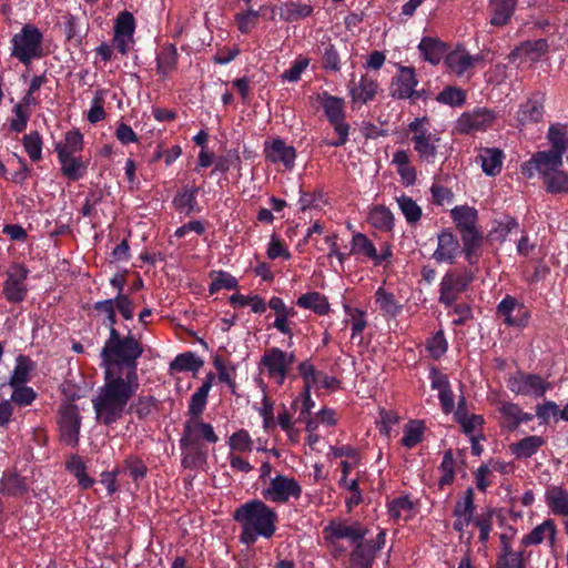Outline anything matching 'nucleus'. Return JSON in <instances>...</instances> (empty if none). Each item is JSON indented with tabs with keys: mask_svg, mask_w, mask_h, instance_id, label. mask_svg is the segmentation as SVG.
<instances>
[{
	"mask_svg": "<svg viewBox=\"0 0 568 568\" xmlns=\"http://www.w3.org/2000/svg\"><path fill=\"white\" fill-rule=\"evenodd\" d=\"M139 387V379L104 373V384L92 398L95 420L105 426L121 420Z\"/></svg>",
	"mask_w": 568,
	"mask_h": 568,
	"instance_id": "obj_1",
	"label": "nucleus"
},
{
	"mask_svg": "<svg viewBox=\"0 0 568 568\" xmlns=\"http://www.w3.org/2000/svg\"><path fill=\"white\" fill-rule=\"evenodd\" d=\"M143 352L140 338L135 337L130 331L126 335L113 331L109 334L101 349L104 373L112 372L123 377L139 379L138 359Z\"/></svg>",
	"mask_w": 568,
	"mask_h": 568,
	"instance_id": "obj_2",
	"label": "nucleus"
},
{
	"mask_svg": "<svg viewBox=\"0 0 568 568\" xmlns=\"http://www.w3.org/2000/svg\"><path fill=\"white\" fill-rule=\"evenodd\" d=\"M233 519L240 524V541L251 546L260 537L270 539L276 531L277 514L260 499L248 500L233 513Z\"/></svg>",
	"mask_w": 568,
	"mask_h": 568,
	"instance_id": "obj_3",
	"label": "nucleus"
},
{
	"mask_svg": "<svg viewBox=\"0 0 568 568\" xmlns=\"http://www.w3.org/2000/svg\"><path fill=\"white\" fill-rule=\"evenodd\" d=\"M11 57L24 65L45 55L43 34L33 24H24L11 39Z\"/></svg>",
	"mask_w": 568,
	"mask_h": 568,
	"instance_id": "obj_4",
	"label": "nucleus"
},
{
	"mask_svg": "<svg viewBox=\"0 0 568 568\" xmlns=\"http://www.w3.org/2000/svg\"><path fill=\"white\" fill-rule=\"evenodd\" d=\"M408 130L412 134L410 140L414 144V150L419 159L427 163H433L438 152L440 138L430 131L428 119L425 116L414 119L409 123Z\"/></svg>",
	"mask_w": 568,
	"mask_h": 568,
	"instance_id": "obj_5",
	"label": "nucleus"
},
{
	"mask_svg": "<svg viewBox=\"0 0 568 568\" xmlns=\"http://www.w3.org/2000/svg\"><path fill=\"white\" fill-rule=\"evenodd\" d=\"M261 494L270 503L286 504L291 498L298 499L301 497L302 486L294 477L276 474L270 478Z\"/></svg>",
	"mask_w": 568,
	"mask_h": 568,
	"instance_id": "obj_6",
	"label": "nucleus"
},
{
	"mask_svg": "<svg viewBox=\"0 0 568 568\" xmlns=\"http://www.w3.org/2000/svg\"><path fill=\"white\" fill-rule=\"evenodd\" d=\"M295 359L294 353L271 347L262 355L260 366L266 369L268 378L273 379L275 384L283 385Z\"/></svg>",
	"mask_w": 568,
	"mask_h": 568,
	"instance_id": "obj_7",
	"label": "nucleus"
},
{
	"mask_svg": "<svg viewBox=\"0 0 568 568\" xmlns=\"http://www.w3.org/2000/svg\"><path fill=\"white\" fill-rule=\"evenodd\" d=\"M368 529L362 524L354 521L348 524L346 520L336 519L328 523L324 528V539L333 548L335 552L344 551L336 547V541L339 539H348L353 544H356L365 538Z\"/></svg>",
	"mask_w": 568,
	"mask_h": 568,
	"instance_id": "obj_8",
	"label": "nucleus"
},
{
	"mask_svg": "<svg viewBox=\"0 0 568 568\" xmlns=\"http://www.w3.org/2000/svg\"><path fill=\"white\" fill-rule=\"evenodd\" d=\"M507 387L517 395L542 397L551 384L537 374L518 372L507 379Z\"/></svg>",
	"mask_w": 568,
	"mask_h": 568,
	"instance_id": "obj_9",
	"label": "nucleus"
},
{
	"mask_svg": "<svg viewBox=\"0 0 568 568\" xmlns=\"http://www.w3.org/2000/svg\"><path fill=\"white\" fill-rule=\"evenodd\" d=\"M58 425L60 439L68 446L75 447L79 443L81 416L77 405L64 404L59 408Z\"/></svg>",
	"mask_w": 568,
	"mask_h": 568,
	"instance_id": "obj_10",
	"label": "nucleus"
},
{
	"mask_svg": "<svg viewBox=\"0 0 568 568\" xmlns=\"http://www.w3.org/2000/svg\"><path fill=\"white\" fill-rule=\"evenodd\" d=\"M496 114L487 108H476L464 112L456 121L455 131L459 134H473L491 128Z\"/></svg>",
	"mask_w": 568,
	"mask_h": 568,
	"instance_id": "obj_11",
	"label": "nucleus"
},
{
	"mask_svg": "<svg viewBox=\"0 0 568 568\" xmlns=\"http://www.w3.org/2000/svg\"><path fill=\"white\" fill-rule=\"evenodd\" d=\"M473 280L474 276L470 272L448 271L440 282L439 302L446 306H452L457 296L467 290Z\"/></svg>",
	"mask_w": 568,
	"mask_h": 568,
	"instance_id": "obj_12",
	"label": "nucleus"
},
{
	"mask_svg": "<svg viewBox=\"0 0 568 568\" xmlns=\"http://www.w3.org/2000/svg\"><path fill=\"white\" fill-rule=\"evenodd\" d=\"M418 80L415 69L412 67H400L398 73L393 78L389 87L390 95L396 99L417 100L423 97L422 91L416 89Z\"/></svg>",
	"mask_w": 568,
	"mask_h": 568,
	"instance_id": "obj_13",
	"label": "nucleus"
},
{
	"mask_svg": "<svg viewBox=\"0 0 568 568\" xmlns=\"http://www.w3.org/2000/svg\"><path fill=\"white\" fill-rule=\"evenodd\" d=\"M29 271L21 264H14L8 272L3 283V295L10 303H21L24 301L28 287L26 280Z\"/></svg>",
	"mask_w": 568,
	"mask_h": 568,
	"instance_id": "obj_14",
	"label": "nucleus"
},
{
	"mask_svg": "<svg viewBox=\"0 0 568 568\" xmlns=\"http://www.w3.org/2000/svg\"><path fill=\"white\" fill-rule=\"evenodd\" d=\"M496 315L503 318L507 326L525 327L528 323L529 313L524 304L511 295H506L496 307Z\"/></svg>",
	"mask_w": 568,
	"mask_h": 568,
	"instance_id": "obj_15",
	"label": "nucleus"
},
{
	"mask_svg": "<svg viewBox=\"0 0 568 568\" xmlns=\"http://www.w3.org/2000/svg\"><path fill=\"white\" fill-rule=\"evenodd\" d=\"M180 439L189 444L203 445L202 442L216 444L219 436L211 424L204 423L201 417H189L183 425V433Z\"/></svg>",
	"mask_w": 568,
	"mask_h": 568,
	"instance_id": "obj_16",
	"label": "nucleus"
},
{
	"mask_svg": "<svg viewBox=\"0 0 568 568\" xmlns=\"http://www.w3.org/2000/svg\"><path fill=\"white\" fill-rule=\"evenodd\" d=\"M264 155L266 161L282 163L285 169L291 170L294 166L296 151L282 139H274L264 143Z\"/></svg>",
	"mask_w": 568,
	"mask_h": 568,
	"instance_id": "obj_17",
	"label": "nucleus"
},
{
	"mask_svg": "<svg viewBox=\"0 0 568 568\" xmlns=\"http://www.w3.org/2000/svg\"><path fill=\"white\" fill-rule=\"evenodd\" d=\"M548 51L546 39L528 40L517 45L509 54V60L516 62H537Z\"/></svg>",
	"mask_w": 568,
	"mask_h": 568,
	"instance_id": "obj_18",
	"label": "nucleus"
},
{
	"mask_svg": "<svg viewBox=\"0 0 568 568\" xmlns=\"http://www.w3.org/2000/svg\"><path fill=\"white\" fill-rule=\"evenodd\" d=\"M437 242L433 257L437 262L453 264L459 250L458 239L450 231H443L438 234Z\"/></svg>",
	"mask_w": 568,
	"mask_h": 568,
	"instance_id": "obj_19",
	"label": "nucleus"
},
{
	"mask_svg": "<svg viewBox=\"0 0 568 568\" xmlns=\"http://www.w3.org/2000/svg\"><path fill=\"white\" fill-rule=\"evenodd\" d=\"M481 60L480 55H470L465 49H456L446 55L445 64L455 74L463 75Z\"/></svg>",
	"mask_w": 568,
	"mask_h": 568,
	"instance_id": "obj_20",
	"label": "nucleus"
},
{
	"mask_svg": "<svg viewBox=\"0 0 568 568\" xmlns=\"http://www.w3.org/2000/svg\"><path fill=\"white\" fill-rule=\"evenodd\" d=\"M544 115V95L536 93L525 103H521L517 111V120L521 124L535 123Z\"/></svg>",
	"mask_w": 568,
	"mask_h": 568,
	"instance_id": "obj_21",
	"label": "nucleus"
},
{
	"mask_svg": "<svg viewBox=\"0 0 568 568\" xmlns=\"http://www.w3.org/2000/svg\"><path fill=\"white\" fill-rule=\"evenodd\" d=\"M562 155L552 150L540 151L534 154L536 170L544 180L554 172L559 171V168L562 165Z\"/></svg>",
	"mask_w": 568,
	"mask_h": 568,
	"instance_id": "obj_22",
	"label": "nucleus"
},
{
	"mask_svg": "<svg viewBox=\"0 0 568 568\" xmlns=\"http://www.w3.org/2000/svg\"><path fill=\"white\" fill-rule=\"evenodd\" d=\"M377 90V81L367 74L363 75L359 82L352 81L349 84V94L353 102L367 103L375 98Z\"/></svg>",
	"mask_w": 568,
	"mask_h": 568,
	"instance_id": "obj_23",
	"label": "nucleus"
},
{
	"mask_svg": "<svg viewBox=\"0 0 568 568\" xmlns=\"http://www.w3.org/2000/svg\"><path fill=\"white\" fill-rule=\"evenodd\" d=\"M545 500L552 514L568 517V491L562 486H549Z\"/></svg>",
	"mask_w": 568,
	"mask_h": 568,
	"instance_id": "obj_24",
	"label": "nucleus"
},
{
	"mask_svg": "<svg viewBox=\"0 0 568 568\" xmlns=\"http://www.w3.org/2000/svg\"><path fill=\"white\" fill-rule=\"evenodd\" d=\"M450 215L460 234L478 230V213L474 207L467 205L456 206L450 211Z\"/></svg>",
	"mask_w": 568,
	"mask_h": 568,
	"instance_id": "obj_25",
	"label": "nucleus"
},
{
	"mask_svg": "<svg viewBox=\"0 0 568 568\" xmlns=\"http://www.w3.org/2000/svg\"><path fill=\"white\" fill-rule=\"evenodd\" d=\"M355 545L349 555L348 568H372L376 556L373 544L363 539Z\"/></svg>",
	"mask_w": 568,
	"mask_h": 568,
	"instance_id": "obj_26",
	"label": "nucleus"
},
{
	"mask_svg": "<svg viewBox=\"0 0 568 568\" xmlns=\"http://www.w3.org/2000/svg\"><path fill=\"white\" fill-rule=\"evenodd\" d=\"M556 534L557 528L554 520L547 519L535 527L529 534L525 535L521 539V544L524 546H534L541 544L545 539H548L550 545H554Z\"/></svg>",
	"mask_w": 568,
	"mask_h": 568,
	"instance_id": "obj_27",
	"label": "nucleus"
},
{
	"mask_svg": "<svg viewBox=\"0 0 568 568\" xmlns=\"http://www.w3.org/2000/svg\"><path fill=\"white\" fill-rule=\"evenodd\" d=\"M506 426L510 429H515L519 424L524 422H530L532 415L521 410L519 405L510 402H503L498 408Z\"/></svg>",
	"mask_w": 568,
	"mask_h": 568,
	"instance_id": "obj_28",
	"label": "nucleus"
},
{
	"mask_svg": "<svg viewBox=\"0 0 568 568\" xmlns=\"http://www.w3.org/2000/svg\"><path fill=\"white\" fill-rule=\"evenodd\" d=\"M182 450V465L185 468H197L206 460V452L203 445L189 444L180 439Z\"/></svg>",
	"mask_w": 568,
	"mask_h": 568,
	"instance_id": "obj_29",
	"label": "nucleus"
},
{
	"mask_svg": "<svg viewBox=\"0 0 568 568\" xmlns=\"http://www.w3.org/2000/svg\"><path fill=\"white\" fill-rule=\"evenodd\" d=\"M463 241V251L469 264L474 265L481 256L483 234L474 231L460 234Z\"/></svg>",
	"mask_w": 568,
	"mask_h": 568,
	"instance_id": "obj_30",
	"label": "nucleus"
},
{
	"mask_svg": "<svg viewBox=\"0 0 568 568\" xmlns=\"http://www.w3.org/2000/svg\"><path fill=\"white\" fill-rule=\"evenodd\" d=\"M477 161L487 175L495 176L501 171L503 152L498 149H484L478 154Z\"/></svg>",
	"mask_w": 568,
	"mask_h": 568,
	"instance_id": "obj_31",
	"label": "nucleus"
},
{
	"mask_svg": "<svg viewBox=\"0 0 568 568\" xmlns=\"http://www.w3.org/2000/svg\"><path fill=\"white\" fill-rule=\"evenodd\" d=\"M178 50L174 44L164 45L156 55V72L161 77H168L178 65Z\"/></svg>",
	"mask_w": 568,
	"mask_h": 568,
	"instance_id": "obj_32",
	"label": "nucleus"
},
{
	"mask_svg": "<svg viewBox=\"0 0 568 568\" xmlns=\"http://www.w3.org/2000/svg\"><path fill=\"white\" fill-rule=\"evenodd\" d=\"M517 0H491V18L490 23L493 26H505L511 18Z\"/></svg>",
	"mask_w": 568,
	"mask_h": 568,
	"instance_id": "obj_33",
	"label": "nucleus"
},
{
	"mask_svg": "<svg viewBox=\"0 0 568 568\" xmlns=\"http://www.w3.org/2000/svg\"><path fill=\"white\" fill-rule=\"evenodd\" d=\"M418 49L424 60L432 64H438L446 51L442 41L428 37L422 39Z\"/></svg>",
	"mask_w": 568,
	"mask_h": 568,
	"instance_id": "obj_34",
	"label": "nucleus"
},
{
	"mask_svg": "<svg viewBox=\"0 0 568 568\" xmlns=\"http://www.w3.org/2000/svg\"><path fill=\"white\" fill-rule=\"evenodd\" d=\"M199 189L193 186L191 189H183L178 192L173 199V206L180 213L190 215L191 213L199 211L196 194Z\"/></svg>",
	"mask_w": 568,
	"mask_h": 568,
	"instance_id": "obj_35",
	"label": "nucleus"
},
{
	"mask_svg": "<svg viewBox=\"0 0 568 568\" xmlns=\"http://www.w3.org/2000/svg\"><path fill=\"white\" fill-rule=\"evenodd\" d=\"M83 148V135L79 130L65 133L64 141L55 145L58 156L75 155Z\"/></svg>",
	"mask_w": 568,
	"mask_h": 568,
	"instance_id": "obj_36",
	"label": "nucleus"
},
{
	"mask_svg": "<svg viewBox=\"0 0 568 568\" xmlns=\"http://www.w3.org/2000/svg\"><path fill=\"white\" fill-rule=\"evenodd\" d=\"M368 222L379 231L389 232L394 227V215L388 207L378 205L371 210Z\"/></svg>",
	"mask_w": 568,
	"mask_h": 568,
	"instance_id": "obj_37",
	"label": "nucleus"
},
{
	"mask_svg": "<svg viewBox=\"0 0 568 568\" xmlns=\"http://www.w3.org/2000/svg\"><path fill=\"white\" fill-rule=\"evenodd\" d=\"M322 106L329 123L345 120L344 99L324 93L322 98Z\"/></svg>",
	"mask_w": 568,
	"mask_h": 568,
	"instance_id": "obj_38",
	"label": "nucleus"
},
{
	"mask_svg": "<svg viewBox=\"0 0 568 568\" xmlns=\"http://www.w3.org/2000/svg\"><path fill=\"white\" fill-rule=\"evenodd\" d=\"M58 160L61 164L62 173L69 180L78 181L84 175L87 171L85 163L75 155L58 156Z\"/></svg>",
	"mask_w": 568,
	"mask_h": 568,
	"instance_id": "obj_39",
	"label": "nucleus"
},
{
	"mask_svg": "<svg viewBox=\"0 0 568 568\" xmlns=\"http://www.w3.org/2000/svg\"><path fill=\"white\" fill-rule=\"evenodd\" d=\"M545 444V439L537 435L527 436L511 446L518 458H529Z\"/></svg>",
	"mask_w": 568,
	"mask_h": 568,
	"instance_id": "obj_40",
	"label": "nucleus"
},
{
	"mask_svg": "<svg viewBox=\"0 0 568 568\" xmlns=\"http://www.w3.org/2000/svg\"><path fill=\"white\" fill-rule=\"evenodd\" d=\"M317 53L322 57L324 69L331 71H338L341 69L338 52L328 38L320 42Z\"/></svg>",
	"mask_w": 568,
	"mask_h": 568,
	"instance_id": "obj_41",
	"label": "nucleus"
},
{
	"mask_svg": "<svg viewBox=\"0 0 568 568\" xmlns=\"http://www.w3.org/2000/svg\"><path fill=\"white\" fill-rule=\"evenodd\" d=\"M464 405L465 399L463 398L458 403V408L455 412V419L458 424H460L464 433L471 435L477 428H479L483 425L484 418L480 415H467Z\"/></svg>",
	"mask_w": 568,
	"mask_h": 568,
	"instance_id": "obj_42",
	"label": "nucleus"
},
{
	"mask_svg": "<svg viewBox=\"0 0 568 568\" xmlns=\"http://www.w3.org/2000/svg\"><path fill=\"white\" fill-rule=\"evenodd\" d=\"M313 8L306 3L286 2L280 8L281 19L287 22H294L311 16Z\"/></svg>",
	"mask_w": 568,
	"mask_h": 568,
	"instance_id": "obj_43",
	"label": "nucleus"
},
{
	"mask_svg": "<svg viewBox=\"0 0 568 568\" xmlns=\"http://www.w3.org/2000/svg\"><path fill=\"white\" fill-rule=\"evenodd\" d=\"M414 505L408 496H400L388 504V514L395 520H408L413 517Z\"/></svg>",
	"mask_w": 568,
	"mask_h": 568,
	"instance_id": "obj_44",
	"label": "nucleus"
},
{
	"mask_svg": "<svg viewBox=\"0 0 568 568\" xmlns=\"http://www.w3.org/2000/svg\"><path fill=\"white\" fill-rule=\"evenodd\" d=\"M297 305L303 308L312 310L320 315L326 314L329 310L327 300L318 292H311L300 296Z\"/></svg>",
	"mask_w": 568,
	"mask_h": 568,
	"instance_id": "obj_45",
	"label": "nucleus"
},
{
	"mask_svg": "<svg viewBox=\"0 0 568 568\" xmlns=\"http://www.w3.org/2000/svg\"><path fill=\"white\" fill-rule=\"evenodd\" d=\"M349 254L363 255L373 261L376 258V247L365 234L355 233L351 241Z\"/></svg>",
	"mask_w": 568,
	"mask_h": 568,
	"instance_id": "obj_46",
	"label": "nucleus"
},
{
	"mask_svg": "<svg viewBox=\"0 0 568 568\" xmlns=\"http://www.w3.org/2000/svg\"><path fill=\"white\" fill-rule=\"evenodd\" d=\"M158 400L151 395H140L129 406L128 412L135 414L140 419L149 417L156 409Z\"/></svg>",
	"mask_w": 568,
	"mask_h": 568,
	"instance_id": "obj_47",
	"label": "nucleus"
},
{
	"mask_svg": "<svg viewBox=\"0 0 568 568\" xmlns=\"http://www.w3.org/2000/svg\"><path fill=\"white\" fill-rule=\"evenodd\" d=\"M31 368V361L23 355H19L16 359V366L10 376L9 385L11 387H16L18 385L26 384L28 382Z\"/></svg>",
	"mask_w": 568,
	"mask_h": 568,
	"instance_id": "obj_48",
	"label": "nucleus"
},
{
	"mask_svg": "<svg viewBox=\"0 0 568 568\" xmlns=\"http://www.w3.org/2000/svg\"><path fill=\"white\" fill-rule=\"evenodd\" d=\"M396 202L408 224H416L422 217L420 206L409 196L400 195Z\"/></svg>",
	"mask_w": 568,
	"mask_h": 568,
	"instance_id": "obj_49",
	"label": "nucleus"
},
{
	"mask_svg": "<svg viewBox=\"0 0 568 568\" xmlns=\"http://www.w3.org/2000/svg\"><path fill=\"white\" fill-rule=\"evenodd\" d=\"M203 365V361L194 353L187 352L178 355L171 364V368L179 372H196Z\"/></svg>",
	"mask_w": 568,
	"mask_h": 568,
	"instance_id": "obj_50",
	"label": "nucleus"
},
{
	"mask_svg": "<svg viewBox=\"0 0 568 568\" xmlns=\"http://www.w3.org/2000/svg\"><path fill=\"white\" fill-rule=\"evenodd\" d=\"M424 424L422 422L413 420L405 425L402 445L406 448H413L423 439Z\"/></svg>",
	"mask_w": 568,
	"mask_h": 568,
	"instance_id": "obj_51",
	"label": "nucleus"
},
{
	"mask_svg": "<svg viewBox=\"0 0 568 568\" xmlns=\"http://www.w3.org/2000/svg\"><path fill=\"white\" fill-rule=\"evenodd\" d=\"M474 513H475V504H474V491L471 488H468L465 493L463 499L457 500L454 507V516L467 518L474 523Z\"/></svg>",
	"mask_w": 568,
	"mask_h": 568,
	"instance_id": "obj_52",
	"label": "nucleus"
},
{
	"mask_svg": "<svg viewBox=\"0 0 568 568\" xmlns=\"http://www.w3.org/2000/svg\"><path fill=\"white\" fill-rule=\"evenodd\" d=\"M447 348L448 343L443 331L436 332L426 342V349L429 356L434 359L440 358L447 352Z\"/></svg>",
	"mask_w": 568,
	"mask_h": 568,
	"instance_id": "obj_53",
	"label": "nucleus"
},
{
	"mask_svg": "<svg viewBox=\"0 0 568 568\" xmlns=\"http://www.w3.org/2000/svg\"><path fill=\"white\" fill-rule=\"evenodd\" d=\"M121 470L128 473L138 483L146 476L148 467L139 457L129 456L125 458L123 469Z\"/></svg>",
	"mask_w": 568,
	"mask_h": 568,
	"instance_id": "obj_54",
	"label": "nucleus"
},
{
	"mask_svg": "<svg viewBox=\"0 0 568 568\" xmlns=\"http://www.w3.org/2000/svg\"><path fill=\"white\" fill-rule=\"evenodd\" d=\"M544 182L549 193H568V173L564 171L554 172Z\"/></svg>",
	"mask_w": 568,
	"mask_h": 568,
	"instance_id": "obj_55",
	"label": "nucleus"
},
{
	"mask_svg": "<svg viewBox=\"0 0 568 568\" xmlns=\"http://www.w3.org/2000/svg\"><path fill=\"white\" fill-rule=\"evenodd\" d=\"M436 100L450 106H462L466 101V93L459 88L448 87L437 95Z\"/></svg>",
	"mask_w": 568,
	"mask_h": 568,
	"instance_id": "obj_56",
	"label": "nucleus"
},
{
	"mask_svg": "<svg viewBox=\"0 0 568 568\" xmlns=\"http://www.w3.org/2000/svg\"><path fill=\"white\" fill-rule=\"evenodd\" d=\"M548 139L551 143L550 150L565 154L568 148L565 126L551 125L548 130Z\"/></svg>",
	"mask_w": 568,
	"mask_h": 568,
	"instance_id": "obj_57",
	"label": "nucleus"
},
{
	"mask_svg": "<svg viewBox=\"0 0 568 568\" xmlns=\"http://www.w3.org/2000/svg\"><path fill=\"white\" fill-rule=\"evenodd\" d=\"M376 303L384 313L393 316L397 315L402 308L396 302L395 296L383 288H378L376 292Z\"/></svg>",
	"mask_w": 568,
	"mask_h": 568,
	"instance_id": "obj_58",
	"label": "nucleus"
},
{
	"mask_svg": "<svg viewBox=\"0 0 568 568\" xmlns=\"http://www.w3.org/2000/svg\"><path fill=\"white\" fill-rule=\"evenodd\" d=\"M23 146L29 158L37 162L42 156V140L38 132H31L23 136Z\"/></svg>",
	"mask_w": 568,
	"mask_h": 568,
	"instance_id": "obj_59",
	"label": "nucleus"
},
{
	"mask_svg": "<svg viewBox=\"0 0 568 568\" xmlns=\"http://www.w3.org/2000/svg\"><path fill=\"white\" fill-rule=\"evenodd\" d=\"M493 509H487L474 519L475 526L479 529V541L486 544L493 529Z\"/></svg>",
	"mask_w": 568,
	"mask_h": 568,
	"instance_id": "obj_60",
	"label": "nucleus"
},
{
	"mask_svg": "<svg viewBox=\"0 0 568 568\" xmlns=\"http://www.w3.org/2000/svg\"><path fill=\"white\" fill-rule=\"evenodd\" d=\"M439 470L443 473L438 484L440 487L449 485L455 478V459L452 450H447L444 454Z\"/></svg>",
	"mask_w": 568,
	"mask_h": 568,
	"instance_id": "obj_61",
	"label": "nucleus"
},
{
	"mask_svg": "<svg viewBox=\"0 0 568 568\" xmlns=\"http://www.w3.org/2000/svg\"><path fill=\"white\" fill-rule=\"evenodd\" d=\"M13 392L11 394L10 400L19 406H28L30 405L37 397V393L33 390L32 387L18 385L16 387H12Z\"/></svg>",
	"mask_w": 568,
	"mask_h": 568,
	"instance_id": "obj_62",
	"label": "nucleus"
},
{
	"mask_svg": "<svg viewBox=\"0 0 568 568\" xmlns=\"http://www.w3.org/2000/svg\"><path fill=\"white\" fill-rule=\"evenodd\" d=\"M498 568H526L523 551L508 554H498L496 559Z\"/></svg>",
	"mask_w": 568,
	"mask_h": 568,
	"instance_id": "obj_63",
	"label": "nucleus"
},
{
	"mask_svg": "<svg viewBox=\"0 0 568 568\" xmlns=\"http://www.w3.org/2000/svg\"><path fill=\"white\" fill-rule=\"evenodd\" d=\"M298 371L301 376L304 379V388H312L317 385L320 377H322V372L316 371L313 364L308 361H304L298 365Z\"/></svg>",
	"mask_w": 568,
	"mask_h": 568,
	"instance_id": "obj_64",
	"label": "nucleus"
}]
</instances>
